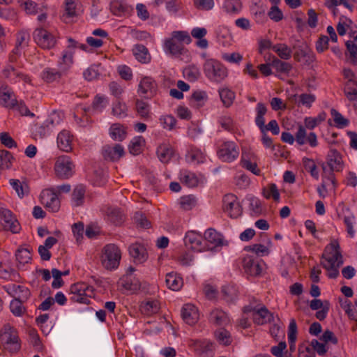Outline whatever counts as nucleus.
<instances>
[{
    "mask_svg": "<svg viewBox=\"0 0 357 357\" xmlns=\"http://www.w3.org/2000/svg\"><path fill=\"white\" fill-rule=\"evenodd\" d=\"M323 259L321 264L328 271V276L330 278H336L339 275V268L344 263L337 240L331 241L326 247Z\"/></svg>",
    "mask_w": 357,
    "mask_h": 357,
    "instance_id": "nucleus-1",
    "label": "nucleus"
},
{
    "mask_svg": "<svg viewBox=\"0 0 357 357\" xmlns=\"http://www.w3.org/2000/svg\"><path fill=\"white\" fill-rule=\"evenodd\" d=\"M323 170V182L321 186L325 188L326 181L332 183L334 188H336L334 172H340L343 168V162L340 154L335 150H332L327 155L326 162L321 164Z\"/></svg>",
    "mask_w": 357,
    "mask_h": 357,
    "instance_id": "nucleus-2",
    "label": "nucleus"
},
{
    "mask_svg": "<svg viewBox=\"0 0 357 357\" xmlns=\"http://www.w3.org/2000/svg\"><path fill=\"white\" fill-rule=\"evenodd\" d=\"M16 60L14 55L9 56V63L6 64L1 71V77L6 79L11 84H17L22 83L24 86L26 84H31V77L29 75L24 73L22 68L15 67L13 64Z\"/></svg>",
    "mask_w": 357,
    "mask_h": 357,
    "instance_id": "nucleus-3",
    "label": "nucleus"
},
{
    "mask_svg": "<svg viewBox=\"0 0 357 357\" xmlns=\"http://www.w3.org/2000/svg\"><path fill=\"white\" fill-rule=\"evenodd\" d=\"M100 258L101 265L104 268L114 271L119 266L121 252L117 245L109 243L102 248Z\"/></svg>",
    "mask_w": 357,
    "mask_h": 357,
    "instance_id": "nucleus-4",
    "label": "nucleus"
},
{
    "mask_svg": "<svg viewBox=\"0 0 357 357\" xmlns=\"http://www.w3.org/2000/svg\"><path fill=\"white\" fill-rule=\"evenodd\" d=\"M243 312H252V319L255 324L257 325H264L271 322L273 319V314L266 308V307L256 301L253 300L250 305L243 307Z\"/></svg>",
    "mask_w": 357,
    "mask_h": 357,
    "instance_id": "nucleus-5",
    "label": "nucleus"
},
{
    "mask_svg": "<svg viewBox=\"0 0 357 357\" xmlns=\"http://www.w3.org/2000/svg\"><path fill=\"white\" fill-rule=\"evenodd\" d=\"M205 76L211 82L220 83L228 75L227 69L215 59H206L203 65Z\"/></svg>",
    "mask_w": 357,
    "mask_h": 357,
    "instance_id": "nucleus-6",
    "label": "nucleus"
},
{
    "mask_svg": "<svg viewBox=\"0 0 357 357\" xmlns=\"http://www.w3.org/2000/svg\"><path fill=\"white\" fill-rule=\"evenodd\" d=\"M70 301L88 304L93 295V287L84 282H78L70 287Z\"/></svg>",
    "mask_w": 357,
    "mask_h": 357,
    "instance_id": "nucleus-7",
    "label": "nucleus"
},
{
    "mask_svg": "<svg viewBox=\"0 0 357 357\" xmlns=\"http://www.w3.org/2000/svg\"><path fill=\"white\" fill-rule=\"evenodd\" d=\"M75 165L70 156L62 155L56 158L54 172L62 179H68L75 174Z\"/></svg>",
    "mask_w": 357,
    "mask_h": 357,
    "instance_id": "nucleus-8",
    "label": "nucleus"
},
{
    "mask_svg": "<svg viewBox=\"0 0 357 357\" xmlns=\"http://www.w3.org/2000/svg\"><path fill=\"white\" fill-rule=\"evenodd\" d=\"M217 155L225 162H231L239 155V147L233 141H223L218 146Z\"/></svg>",
    "mask_w": 357,
    "mask_h": 357,
    "instance_id": "nucleus-9",
    "label": "nucleus"
},
{
    "mask_svg": "<svg viewBox=\"0 0 357 357\" xmlns=\"http://www.w3.org/2000/svg\"><path fill=\"white\" fill-rule=\"evenodd\" d=\"M0 224L3 229L10 231L13 234H17L21 230V226L13 212L6 208L0 207Z\"/></svg>",
    "mask_w": 357,
    "mask_h": 357,
    "instance_id": "nucleus-10",
    "label": "nucleus"
},
{
    "mask_svg": "<svg viewBox=\"0 0 357 357\" xmlns=\"http://www.w3.org/2000/svg\"><path fill=\"white\" fill-rule=\"evenodd\" d=\"M68 45L66 49L62 52V56L58 61V68L66 74L73 64V56L75 54V47L77 45L75 40L72 38H68Z\"/></svg>",
    "mask_w": 357,
    "mask_h": 357,
    "instance_id": "nucleus-11",
    "label": "nucleus"
},
{
    "mask_svg": "<svg viewBox=\"0 0 357 357\" xmlns=\"http://www.w3.org/2000/svg\"><path fill=\"white\" fill-rule=\"evenodd\" d=\"M36 43L43 49H51L56 44L54 36L43 28L36 29L33 33Z\"/></svg>",
    "mask_w": 357,
    "mask_h": 357,
    "instance_id": "nucleus-12",
    "label": "nucleus"
},
{
    "mask_svg": "<svg viewBox=\"0 0 357 357\" xmlns=\"http://www.w3.org/2000/svg\"><path fill=\"white\" fill-rule=\"evenodd\" d=\"M222 203L224 211L227 213L230 218H236L241 215V206L237 200V197L234 195H225L223 197Z\"/></svg>",
    "mask_w": 357,
    "mask_h": 357,
    "instance_id": "nucleus-13",
    "label": "nucleus"
},
{
    "mask_svg": "<svg viewBox=\"0 0 357 357\" xmlns=\"http://www.w3.org/2000/svg\"><path fill=\"white\" fill-rule=\"evenodd\" d=\"M40 202L50 212L56 213L60 208V200L58 195L53 190L50 189L44 190L41 192Z\"/></svg>",
    "mask_w": 357,
    "mask_h": 357,
    "instance_id": "nucleus-14",
    "label": "nucleus"
},
{
    "mask_svg": "<svg viewBox=\"0 0 357 357\" xmlns=\"http://www.w3.org/2000/svg\"><path fill=\"white\" fill-rule=\"evenodd\" d=\"M263 264L261 259L252 255H247L243 259V269L251 276L259 275L263 270Z\"/></svg>",
    "mask_w": 357,
    "mask_h": 357,
    "instance_id": "nucleus-15",
    "label": "nucleus"
},
{
    "mask_svg": "<svg viewBox=\"0 0 357 357\" xmlns=\"http://www.w3.org/2000/svg\"><path fill=\"white\" fill-rule=\"evenodd\" d=\"M185 247L191 250L202 252L206 250L201 234L194 231H188L183 238Z\"/></svg>",
    "mask_w": 357,
    "mask_h": 357,
    "instance_id": "nucleus-16",
    "label": "nucleus"
},
{
    "mask_svg": "<svg viewBox=\"0 0 357 357\" xmlns=\"http://www.w3.org/2000/svg\"><path fill=\"white\" fill-rule=\"evenodd\" d=\"M1 338L4 342L6 348L10 352H17L20 350L19 337L14 328L10 326L5 328V331L1 335Z\"/></svg>",
    "mask_w": 357,
    "mask_h": 357,
    "instance_id": "nucleus-17",
    "label": "nucleus"
},
{
    "mask_svg": "<svg viewBox=\"0 0 357 357\" xmlns=\"http://www.w3.org/2000/svg\"><path fill=\"white\" fill-rule=\"evenodd\" d=\"M189 346L200 357H213L214 356V346L209 340H190Z\"/></svg>",
    "mask_w": 357,
    "mask_h": 357,
    "instance_id": "nucleus-18",
    "label": "nucleus"
},
{
    "mask_svg": "<svg viewBox=\"0 0 357 357\" xmlns=\"http://www.w3.org/2000/svg\"><path fill=\"white\" fill-rule=\"evenodd\" d=\"M157 90L156 82L151 77H144L139 83L137 92L142 97L151 98L156 94Z\"/></svg>",
    "mask_w": 357,
    "mask_h": 357,
    "instance_id": "nucleus-19",
    "label": "nucleus"
},
{
    "mask_svg": "<svg viewBox=\"0 0 357 357\" xmlns=\"http://www.w3.org/2000/svg\"><path fill=\"white\" fill-rule=\"evenodd\" d=\"M162 47L167 56L175 58L178 56V31H173L164 40Z\"/></svg>",
    "mask_w": 357,
    "mask_h": 357,
    "instance_id": "nucleus-20",
    "label": "nucleus"
},
{
    "mask_svg": "<svg viewBox=\"0 0 357 357\" xmlns=\"http://www.w3.org/2000/svg\"><path fill=\"white\" fill-rule=\"evenodd\" d=\"M294 59L298 61H303L305 64L310 65L315 61V55L305 43H302L296 47Z\"/></svg>",
    "mask_w": 357,
    "mask_h": 357,
    "instance_id": "nucleus-21",
    "label": "nucleus"
},
{
    "mask_svg": "<svg viewBox=\"0 0 357 357\" xmlns=\"http://www.w3.org/2000/svg\"><path fill=\"white\" fill-rule=\"evenodd\" d=\"M73 136L69 130H63L57 135V146L61 151L70 153L73 150Z\"/></svg>",
    "mask_w": 357,
    "mask_h": 357,
    "instance_id": "nucleus-22",
    "label": "nucleus"
},
{
    "mask_svg": "<svg viewBox=\"0 0 357 357\" xmlns=\"http://www.w3.org/2000/svg\"><path fill=\"white\" fill-rule=\"evenodd\" d=\"M181 317L186 324L194 325L199 319V310L193 304H185L182 307Z\"/></svg>",
    "mask_w": 357,
    "mask_h": 357,
    "instance_id": "nucleus-23",
    "label": "nucleus"
},
{
    "mask_svg": "<svg viewBox=\"0 0 357 357\" xmlns=\"http://www.w3.org/2000/svg\"><path fill=\"white\" fill-rule=\"evenodd\" d=\"M241 166L255 175H260L261 170L256 162V156L253 153L243 152L241 160Z\"/></svg>",
    "mask_w": 357,
    "mask_h": 357,
    "instance_id": "nucleus-24",
    "label": "nucleus"
},
{
    "mask_svg": "<svg viewBox=\"0 0 357 357\" xmlns=\"http://www.w3.org/2000/svg\"><path fill=\"white\" fill-rule=\"evenodd\" d=\"M14 97L13 90L7 85H3L0 88V105L8 108H14L17 100Z\"/></svg>",
    "mask_w": 357,
    "mask_h": 357,
    "instance_id": "nucleus-25",
    "label": "nucleus"
},
{
    "mask_svg": "<svg viewBox=\"0 0 357 357\" xmlns=\"http://www.w3.org/2000/svg\"><path fill=\"white\" fill-rule=\"evenodd\" d=\"M124 149L121 144L106 145L102 149V155L105 160L116 161L124 155Z\"/></svg>",
    "mask_w": 357,
    "mask_h": 357,
    "instance_id": "nucleus-26",
    "label": "nucleus"
},
{
    "mask_svg": "<svg viewBox=\"0 0 357 357\" xmlns=\"http://www.w3.org/2000/svg\"><path fill=\"white\" fill-rule=\"evenodd\" d=\"M160 309V304L158 300L149 299L140 305L141 312L146 316H152L157 314Z\"/></svg>",
    "mask_w": 357,
    "mask_h": 357,
    "instance_id": "nucleus-27",
    "label": "nucleus"
},
{
    "mask_svg": "<svg viewBox=\"0 0 357 357\" xmlns=\"http://www.w3.org/2000/svg\"><path fill=\"white\" fill-rule=\"evenodd\" d=\"M130 255L135 262L143 263L147 259V253L145 248L139 243L132 244L129 247Z\"/></svg>",
    "mask_w": 357,
    "mask_h": 357,
    "instance_id": "nucleus-28",
    "label": "nucleus"
},
{
    "mask_svg": "<svg viewBox=\"0 0 357 357\" xmlns=\"http://www.w3.org/2000/svg\"><path fill=\"white\" fill-rule=\"evenodd\" d=\"M204 239L213 247L222 246L224 245L223 236L213 228H209L205 231Z\"/></svg>",
    "mask_w": 357,
    "mask_h": 357,
    "instance_id": "nucleus-29",
    "label": "nucleus"
},
{
    "mask_svg": "<svg viewBox=\"0 0 357 357\" xmlns=\"http://www.w3.org/2000/svg\"><path fill=\"white\" fill-rule=\"evenodd\" d=\"M65 75L59 68H45L41 72L40 77L42 79L47 83H52L59 81L61 77Z\"/></svg>",
    "mask_w": 357,
    "mask_h": 357,
    "instance_id": "nucleus-30",
    "label": "nucleus"
},
{
    "mask_svg": "<svg viewBox=\"0 0 357 357\" xmlns=\"http://www.w3.org/2000/svg\"><path fill=\"white\" fill-rule=\"evenodd\" d=\"M347 49L349 53L351 63L357 64V31L350 33V39L346 42Z\"/></svg>",
    "mask_w": 357,
    "mask_h": 357,
    "instance_id": "nucleus-31",
    "label": "nucleus"
},
{
    "mask_svg": "<svg viewBox=\"0 0 357 357\" xmlns=\"http://www.w3.org/2000/svg\"><path fill=\"white\" fill-rule=\"evenodd\" d=\"M209 321L211 324L216 326L227 325L229 322V319L224 311L220 309L213 310L209 315Z\"/></svg>",
    "mask_w": 357,
    "mask_h": 357,
    "instance_id": "nucleus-32",
    "label": "nucleus"
},
{
    "mask_svg": "<svg viewBox=\"0 0 357 357\" xmlns=\"http://www.w3.org/2000/svg\"><path fill=\"white\" fill-rule=\"evenodd\" d=\"M86 188L83 185H77L75 187L71 195V204L74 207L84 204L85 200Z\"/></svg>",
    "mask_w": 357,
    "mask_h": 357,
    "instance_id": "nucleus-33",
    "label": "nucleus"
},
{
    "mask_svg": "<svg viewBox=\"0 0 357 357\" xmlns=\"http://www.w3.org/2000/svg\"><path fill=\"white\" fill-rule=\"evenodd\" d=\"M185 160L189 163H202L205 160V154L199 149L190 146L185 154Z\"/></svg>",
    "mask_w": 357,
    "mask_h": 357,
    "instance_id": "nucleus-34",
    "label": "nucleus"
},
{
    "mask_svg": "<svg viewBox=\"0 0 357 357\" xmlns=\"http://www.w3.org/2000/svg\"><path fill=\"white\" fill-rule=\"evenodd\" d=\"M132 53L135 59L142 63H148L151 61V55L149 50L143 45H135L132 48Z\"/></svg>",
    "mask_w": 357,
    "mask_h": 357,
    "instance_id": "nucleus-35",
    "label": "nucleus"
},
{
    "mask_svg": "<svg viewBox=\"0 0 357 357\" xmlns=\"http://www.w3.org/2000/svg\"><path fill=\"white\" fill-rule=\"evenodd\" d=\"M109 135L114 140L121 142L126 137V128L120 123H114L109 128Z\"/></svg>",
    "mask_w": 357,
    "mask_h": 357,
    "instance_id": "nucleus-36",
    "label": "nucleus"
},
{
    "mask_svg": "<svg viewBox=\"0 0 357 357\" xmlns=\"http://www.w3.org/2000/svg\"><path fill=\"white\" fill-rule=\"evenodd\" d=\"M201 75L198 66L194 63L190 64L183 69V77L189 82L197 81Z\"/></svg>",
    "mask_w": 357,
    "mask_h": 357,
    "instance_id": "nucleus-37",
    "label": "nucleus"
},
{
    "mask_svg": "<svg viewBox=\"0 0 357 357\" xmlns=\"http://www.w3.org/2000/svg\"><path fill=\"white\" fill-rule=\"evenodd\" d=\"M9 183L13 190H15L20 198L24 197L29 192V188L26 182L21 181L19 179L12 178L10 179Z\"/></svg>",
    "mask_w": 357,
    "mask_h": 357,
    "instance_id": "nucleus-38",
    "label": "nucleus"
},
{
    "mask_svg": "<svg viewBox=\"0 0 357 357\" xmlns=\"http://www.w3.org/2000/svg\"><path fill=\"white\" fill-rule=\"evenodd\" d=\"M272 50L282 60H288L291 57V49L284 43H277L273 46Z\"/></svg>",
    "mask_w": 357,
    "mask_h": 357,
    "instance_id": "nucleus-39",
    "label": "nucleus"
},
{
    "mask_svg": "<svg viewBox=\"0 0 357 357\" xmlns=\"http://www.w3.org/2000/svg\"><path fill=\"white\" fill-rule=\"evenodd\" d=\"M220 98L226 107H229L235 99V93L228 88L220 89L218 91Z\"/></svg>",
    "mask_w": 357,
    "mask_h": 357,
    "instance_id": "nucleus-40",
    "label": "nucleus"
},
{
    "mask_svg": "<svg viewBox=\"0 0 357 357\" xmlns=\"http://www.w3.org/2000/svg\"><path fill=\"white\" fill-rule=\"evenodd\" d=\"M24 301L20 298H15L10 301V310L12 314L15 317H22L26 312V308L23 305Z\"/></svg>",
    "mask_w": 357,
    "mask_h": 357,
    "instance_id": "nucleus-41",
    "label": "nucleus"
},
{
    "mask_svg": "<svg viewBox=\"0 0 357 357\" xmlns=\"http://www.w3.org/2000/svg\"><path fill=\"white\" fill-rule=\"evenodd\" d=\"M180 181L189 188H195L199 183V178L195 173L187 171L183 174Z\"/></svg>",
    "mask_w": 357,
    "mask_h": 357,
    "instance_id": "nucleus-42",
    "label": "nucleus"
},
{
    "mask_svg": "<svg viewBox=\"0 0 357 357\" xmlns=\"http://www.w3.org/2000/svg\"><path fill=\"white\" fill-rule=\"evenodd\" d=\"M271 66L278 72L284 74H288L292 69V65L291 63L283 61L274 56Z\"/></svg>",
    "mask_w": 357,
    "mask_h": 357,
    "instance_id": "nucleus-43",
    "label": "nucleus"
},
{
    "mask_svg": "<svg viewBox=\"0 0 357 357\" xmlns=\"http://www.w3.org/2000/svg\"><path fill=\"white\" fill-rule=\"evenodd\" d=\"M156 153L159 160L163 163L168 162L173 155L172 148L165 144L159 146Z\"/></svg>",
    "mask_w": 357,
    "mask_h": 357,
    "instance_id": "nucleus-44",
    "label": "nucleus"
},
{
    "mask_svg": "<svg viewBox=\"0 0 357 357\" xmlns=\"http://www.w3.org/2000/svg\"><path fill=\"white\" fill-rule=\"evenodd\" d=\"M344 92L349 100L354 101L357 100V81L346 82Z\"/></svg>",
    "mask_w": 357,
    "mask_h": 357,
    "instance_id": "nucleus-45",
    "label": "nucleus"
},
{
    "mask_svg": "<svg viewBox=\"0 0 357 357\" xmlns=\"http://www.w3.org/2000/svg\"><path fill=\"white\" fill-rule=\"evenodd\" d=\"M107 219L109 222L115 225H121L123 222V215L119 208H109L107 211Z\"/></svg>",
    "mask_w": 357,
    "mask_h": 357,
    "instance_id": "nucleus-46",
    "label": "nucleus"
},
{
    "mask_svg": "<svg viewBox=\"0 0 357 357\" xmlns=\"http://www.w3.org/2000/svg\"><path fill=\"white\" fill-rule=\"evenodd\" d=\"M144 144L145 140L143 137L138 136L134 137L128 146L130 153L135 155H139L141 153L142 148Z\"/></svg>",
    "mask_w": 357,
    "mask_h": 357,
    "instance_id": "nucleus-47",
    "label": "nucleus"
},
{
    "mask_svg": "<svg viewBox=\"0 0 357 357\" xmlns=\"http://www.w3.org/2000/svg\"><path fill=\"white\" fill-rule=\"evenodd\" d=\"M197 198L193 195H188L180 197V208L189 211L195 207Z\"/></svg>",
    "mask_w": 357,
    "mask_h": 357,
    "instance_id": "nucleus-48",
    "label": "nucleus"
},
{
    "mask_svg": "<svg viewBox=\"0 0 357 357\" xmlns=\"http://www.w3.org/2000/svg\"><path fill=\"white\" fill-rule=\"evenodd\" d=\"M222 293L227 302H232L237 297L238 290L234 285L227 284L222 287Z\"/></svg>",
    "mask_w": 357,
    "mask_h": 357,
    "instance_id": "nucleus-49",
    "label": "nucleus"
},
{
    "mask_svg": "<svg viewBox=\"0 0 357 357\" xmlns=\"http://www.w3.org/2000/svg\"><path fill=\"white\" fill-rule=\"evenodd\" d=\"M256 112L255 123L259 128L261 129V128L265 124L264 115L267 112L266 105L262 102H259L256 107Z\"/></svg>",
    "mask_w": 357,
    "mask_h": 357,
    "instance_id": "nucleus-50",
    "label": "nucleus"
},
{
    "mask_svg": "<svg viewBox=\"0 0 357 357\" xmlns=\"http://www.w3.org/2000/svg\"><path fill=\"white\" fill-rule=\"evenodd\" d=\"M13 157L10 152L6 150H0V169H10L12 166Z\"/></svg>",
    "mask_w": 357,
    "mask_h": 357,
    "instance_id": "nucleus-51",
    "label": "nucleus"
},
{
    "mask_svg": "<svg viewBox=\"0 0 357 357\" xmlns=\"http://www.w3.org/2000/svg\"><path fill=\"white\" fill-rule=\"evenodd\" d=\"M263 195L266 199L273 198L275 201L280 199V193L275 183H271L263 188Z\"/></svg>",
    "mask_w": 357,
    "mask_h": 357,
    "instance_id": "nucleus-52",
    "label": "nucleus"
},
{
    "mask_svg": "<svg viewBox=\"0 0 357 357\" xmlns=\"http://www.w3.org/2000/svg\"><path fill=\"white\" fill-rule=\"evenodd\" d=\"M109 101L104 96L96 95L92 103V109L97 112H101L108 105Z\"/></svg>",
    "mask_w": 357,
    "mask_h": 357,
    "instance_id": "nucleus-53",
    "label": "nucleus"
},
{
    "mask_svg": "<svg viewBox=\"0 0 357 357\" xmlns=\"http://www.w3.org/2000/svg\"><path fill=\"white\" fill-rule=\"evenodd\" d=\"M343 222L345 225L347 232L351 238L354 237L356 231L354 229V225L356 224V217L353 213H350L348 215H344L343 218Z\"/></svg>",
    "mask_w": 357,
    "mask_h": 357,
    "instance_id": "nucleus-54",
    "label": "nucleus"
},
{
    "mask_svg": "<svg viewBox=\"0 0 357 357\" xmlns=\"http://www.w3.org/2000/svg\"><path fill=\"white\" fill-rule=\"evenodd\" d=\"M326 117V114L325 112L319 114L316 117H306L305 119V125L307 128L312 130L325 121Z\"/></svg>",
    "mask_w": 357,
    "mask_h": 357,
    "instance_id": "nucleus-55",
    "label": "nucleus"
},
{
    "mask_svg": "<svg viewBox=\"0 0 357 357\" xmlns=\"http://www.w3.org/2000/svg\"><path fill=\"white\" fill-rule=\"evenodd\" d=\"M112 114L119 118H123L127 116V106L119 99L113 103Z\"/></svg>",
    "mask_w": 357,
    "mask_h": 357,
    "instance_id": "nucleus-56",
    "label": "nucleus"
},
{
    "mask_svg": "<svg viewBox=\"0 0 357 357\" xmlns=\"http://www.w3.org/2000/svg\"><path fill=\"white\" fill-rule=\"evenodd\" d=\"M224 8L229 13H238L241 10L242 3L241 0H225Z\"/></svg>",
    "mask_w": 357,
    "mask_h": 357,
    "instance_id": "nucleus-57",
    "label": "nucleus"
},
{
    "mask_svg": "<svg viewBox=\"0 0 357 357\" xmlns=\"http://www.w3.org/2000/svg\"><path fill=\"white\" fill-rule=\"evenodd\" d=\"M16 260L21 264L29 263L31 259V253L28 248H19L15 254Z\"/></svg>",
    "mask_w": 357,
    "mask_h": 357,
    "instance_id": "nucleus-58",
    "label": "nucleus"
},
{
    "mask_svg": "<svg viewBox=\"0 0 357 357\" xmlns=\"http://www.w3.org/2000/svg\"><path fill=\"white\" fill-rule=\"evenodd\" d=\"M245 250L252 252L258 256L268 255L270 252L268 247L261 244H254L246 246Z\"/></svg>",
    "mask_w": 357,
    "mask_h": 357,
    "instance_id": "nucleus-59",
    "label": "nucleus"
},
{
    "mask_svg": "<svg viewBox=\"0 0 357 357\" xmlns=\"http://www.w3.org/2000/svg\"><path fill=\"white\" fill-rule=\"evenodd\" d=\"M303 162L305 170L309 172L313 178L318 180L319 175L314 161L312 159L305 158L303 159Z\"/></svg>",
    "mask_w": 357,
    "mask_h": 357,
    "instance_id": "nucleus-60",
    "label": "nucleus"
},
{
    "mask_svg": "<svg viewBox=\"0 0 357 357\" xmlns=\"http://www.w3.org/2000/svg\"><path fill=\"white\" fill-rule=\"evenodd\" d=\"M331 116H333V121L335 123V126L337 127V128H345L347 127L349 123V121L348 119H345L339 112H337L336 109H331Z\"/></svg>",
    "mask_w": 357,
    "mask_h": 357,
    "instance_id": "nucleus-61",
    "label": "nucleus"
},
{
    "mask_svg": "<svg viewBox=\"0 0 357 357\" xmlns=\"http://www.w3.org/2000/svg\"><path fill=\"white\" fill-rule=\"evenodd\" d=\"M63 119V114L59 112H52L47 117L46 121V126L50 125L52 128L59 125Z\"/></svg>",
    "mask_w": 357,
    "mask_h": 357,
    "instance_id": "nucleus-62",
    "label": "nucleus"
},
{
    "mask_svg": "<svg viewBox=\"0 0 357 357\" xmlns=\"http://www.w3.org/2000/svg\"><path fill=\"white\" fill-rule=\"evenodd\" d=\"M178 277L176 273L171 272L166 275L165 282L167 287L173 291L178 290Z\"/></svg>",
    "mask_w": 357,
    "mask_h": 357,
    "instance_id": "nucleus-63",
    "label": "nucleus"
},
{
    "mask_svg": "<svg viewBox=\"0 0 357 357\" xmlns=\"http://www.w3.org/2000/svg\"><path fill=\"white\" fill-rule=\"evenodd\" d=\"M159 121L162 128L168 130H172L177 122L172 115H163L160 116Z\"/></svg>",
    "mask_w": 357,
    "mask_h": 357,
    "instance_id": "nucleus-64",
    "label": "nucleus"
}]
</instances>
